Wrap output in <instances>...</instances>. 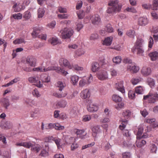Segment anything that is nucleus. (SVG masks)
Instances as JSON below:
<instances>
[{"instance_id": "obj_41", "label": "nucleus", "mask_w": 158, "mask_h": 158, "mask_svg": "<svg viewBox=\"0 0 158 158\" xmlns=\"http://www.w3.org/2000/svg\"><path fill=\"white\" fill-rule=\"evenodd\" d=\"M65 83L61 81H58L57 83V86L59 88V90L60 91H61L64 87L65 86Z\"/></svg>"}, {"instance_id": "obj_60", "label": "nucleus", "mask_w": 158, "mask_h": 158, "mask_svg": "<svg viewBox=\"0 0 158 158\" xmlns=\"http://www.w3.org/2000/svg\"><path fill=\"white\" fill-rule=\"evenodd\" d=\"M153 7L152 10H157L158 7V0H154L153 3Z\"/></svg>"}, {"instance_id": "obj_16", "label": "nucleus", "mask_w": 158, "mask_h": 158, "mask_svg": "<svg viewBox=\"0 0 158 158\" xmlns=\"http://www.w3.org/2000/svg\"><path fill=\"white\" fill-rule=\"evenodd\" d=\"M27 63L31 67L35 65L36 59L33 56H31L27 57L26 59Z\"/></svg>"}, {"instance_id": "obj_2", "label": "nucleus", "mask_w": 158, "mask_h": 158, "mask_svg": "<svg viewBox=\"0 0 158 158\" xmlns=\"http://www.w3.org/2000/svg\"><path fill=\"white\" fill-rule=\"evenodd\" d=\"M108 5L112 6L111 7H108L106 10L107 13L109 14L119 11L122 8V6L118 4V2L117 0L110 1Z\"/></svg>"}, {"instance_id": "obj_47", "label": "nucleus", "mask_w": 158, "mask_h": 158, "mask_svg": "<svg viewBox=\"0 0 158 158\" xmlns=\"http://www.w3.org/2000/svg\"><path fill=\"white\" fill-rule=\"evenodd\" d=\"M126 34L130 37L133 38L135 37V32L133 30H130L127 31Z\"/></svg>"}, {"instance_id": "obj_1", "label": "nucleus", "mask_w": 158, "mask_h": 158, "mask_svg": "<svg viewBox=\"0 0 158 158\" xmlns=\"http://www.w3.org/2000/svg\"><path fill=\"white\" fill-rule=\"evenodd\" d=\"M55 70L57 73L65 76L68 73L67 71L62 69L60 67L54 66H49L47 68L44 67H40L35 68L32 69V71L40 72H46L49 71Z\"/></svg>"}, {"instance_id": "obj_13", "label": "nucleus", "mask_w": 158, "mask_h": 158, "mask_svg": "<svg viewBox=\"0 0 158 158\" xmlns=\"http://www.w3.org/2000/svg\"><path fill=\"white\" fill-rule=\"evenodd\" d=\"M16 145L18 146H23L25 148H29L32 146V143L31 141L25 142L20 141L17 142Z\"/></svg>"}, {"instance_id": "obj_9", "label": "nucleus", "mask_w": 158, "mask_h": 158, "mask_svg": "<svg viewBox=\"0 0 158 158\" xmlns=\"http://www.w3.org/2000/svg\"><path fill=\"white\" fill-rule=\"evenodd\" d=\"M149 20L146 16L139 17L138 21V24L140 26H144L148 24Z\"/></svg>"}, {"instance_id": "obj_26", "label": "nucleus", "mask_w": 158, "mask_h": 158, "mask_svg": "<svg viewBox=\"0 0 158 158\" xmlns=\"http://www.w3.org/2000/svg\"><path fill=\"white\" fill-rule=\"evenodd\" d=\"M113 38L111 37H108L105 38L103 41L102 44L107 46L110 45L112 43Z\"/></svg>"}, {"instance_id": "obj_14", "label": "nucleus", "mask_w": 158, "mask_h": 158, "mask_svg": "<svg viewBox=\"0 0 158 158\" xmlns=\"http://www.w3.org/2000/svg\"><path fill=\"white\" fill-rule=\"evenodd\" d=\"M123 81H121L120 82L116 83L115 85V88L118 91L121 92L122 94L125 92V89L123 85Z\"/></svg>"}, {"instance_id": "obj_4", "label": "nucleus", "mask_w": 158, "mask_h": 158, "mask_svg": "<svg viewBox=\"0 0 158 158\" xmlns=\"http://www.w3.org/2000/svg\"><path fill=\"white\" fill-rule=\"evenodd\" d=\"M88 111L90 112H96L98 109V106L91 100H88L87 105Z\"/></svg>"}, {"instance_id": "obj_52", "label": "nucleus", "mask_w": 158, "mask_h": 158, "mask_svg": "<svg viewBox=\"0 0 158 158\" xmlns=\"http://www.w3.org/2000/svg\"><path fill=\"white\" fill-rule=\"evenodd\" d=\"M141 79L140 78H132L131 81L132 84L133 85L137 84L141 81Z\"/></svg>"}, {"instance_id": "obj_64", "label": "nucleus", "mask_w": 158, "mask_h": 158, "mask_svg": "<svg viewBox=\"0 0 158 158\" xmlns=\"http://www.w3.org/2000/svg\"><path fill=\"white\" fill-rule=\"evenodd\" d=\"M98 38V34L96 33H94L91 35L90 37V39L91 40H95L97 39Z\"/></svg>"}, {"instance_id": "obj_29", "label": "nucleus", "mask_w": 158, "mask_h": 158, "mask_svg": "<svg viewBox=\"0 0 158 158\" xmlns=\"http://www.w3.org/2000/svg\"><path fill=\"white\" fill-rule=\"evenodd\" d=\"M0 102L2 103L4 107L7 109V107L10 105L9 100L6 98H2L0 101Z\"/></svg>"}, {"instance_id": "obj_10", "label": "nucleus", "mask_w": 158, "mask_h": 158, "mask_svg": "<svg viewBox=\"0 0 158 158\" xmlns=\"http://www.w3.org/2000/svg\"><path fill=\"white\" fill-rule=\"evenodd\" d=\"M85 130L84 129H77L74 130V132L77 135V136L81 139L85 138V136L87 134L86 133H85Z\"/></svg>"}, {"instance_id": "obj_7", "label": "nucleus", "mask_w": 158, "mask_h": 158, "mask_svg": "<svg viewBox=\"0 0 158 158\" xmlns=\"http://www.w3.org/2000/svg\"><path fill=\"white\" fill-rule=\"evenodd\" d=\"M98 79L101 81L107 80L108 79V74L107 72L104 70L100 71L97 73Z\"/></svg>"}, {"instance_id": "obj_62", "label": "nucleus", "mask_w": 158, "mask_h": 158, "mask_svg": "<svg viewBox=\"0 0 158 158\" xmlns=\"http://www.w3.org/2000/svg\"><path fill=\"white\" fill-rule=\"evenodd\" d=\"M57 16L58 18L61 19H67L69 16L67 14H58Z\"/></svg>"}, {"instance_id": "obj_55", "label": "nucleus", "mask_w": 158, "mask_h": 158, "mask_svg": "<svg viewBox=\"0 0 158 158\" xmlns=\"http://www.w3.org/2000/svg\"><path fill=\"white\" fill-rule=\"evenodd\" d=\"M103 118H102L100 120V123H108L110 122V118L107 117H104Z\"/></svg>"}, {"instance_id": "obj_58", "label": "nucleus", "mask_w": 158, "mask_h": 158, "mask_svg": "<svg viewBox=\"0 0 158 158\" xmlns=\"http://www.w3.org/2000/svg\"><path fill=\"white\" fill-rule=\"evenodd\" d=\"M73 70H75L77 71H82L83 69V67L78 66L77 64H75L73 66Z\"/></svg>"}, {"instance_id": "obj_18", "label": "nucleus", "mask_w": 158, "mask_h": 158, "mask_svg": "<svg viewBox=\"0 0 158 158\" xmlns=\"http://www.w3.org/2000/svg\"><path fill=\"white\" fill-rule=\"evenodd\" d=\"M0 126L2 129H9L11 128L12 124L9 121L6 122L2 121L0 123Z\"/></svg>"}, {"instance_id": "obj_51", "label": "nucleus", "mask_w": 158, "mask_h": 158, "mask_svg": "<svg viewBox=\"0 0 158 158\" xmlns=\"http://www.w3.org/2000/svg\"><path fill=\"white\" fill-rule=\"evenodd\" d=\"M23 43H25L24 39L23 38L16 39L13 42L15 44H19Z\"/></svg>"}, {"instance_id": "obj_44", "label": "nucleus", "mask_w": 158, "mask_h": 158, "mask_svg": "<svg viewBox=\"0 0 158 158\" xmlns=\"http://www.w3.org/2000/svg\"><path fill=\"white\" fill-rule=\"evenodd\" d=\"M127 119L122 120V124L119 126V128L120 130H123L125 127L128 121Z\"/></svg>"}, {"instance_id": "obj_17", "label": "nucleus", "mask_w": 158, "mask_h": 158, "mask_svg": "<svg viewBox=\"0 0 158 158\" xmlns=\"http://www.w3.org/2000/svg\"><path fill=\"white\" fill-rule=\"evenodd\" d=\"M93 132L92 135L94 137H96L98 134L101 132L100 126L98 125L94 127L92 129Z\"/></svg>"}, {"instance_id": "obj_59", "label": "nucleus", "mask_w": 158, "mask_h": 158, "mask_svg": "<svg viewBox=\"0 0 158 158\" xmlns=\"http://www.w3.org/2000/svg\"><path fill=\"white\" fill-rule=\"evenodd\" d=\"M79 145L78 143L75 142L73 143L71 147V150L74 151L78 148Z\"/></svg>"}, {"instance_id": "obj_12", "label": "nucleus", "mask_w": 158, "mask_h": 158, "mask_svg": "<svg viewBox=\"0 0 158 158\" xmlns=\"http://www.w3.org/2000/svg\"><path fill=\"white\" fill-rule=\"evenodd\" d=\"M92 23L94 25H98L101 23V19L100 16L97 15H94L91 17Z\"/></svg>"}, {"instance_id": "obj_48", "label": "nucleus", "mask_w": 158, "mask_h": 158, "mask_svg": "<svg viewBox=\"0 0 158 158\" xmlns=\"http://www.w3.org/2000/svg\"><path fill=\"white\" fill-rule=\"evenodd\" d=\"M87 84H88L86 80L84 78H82L79 81V85L80 87H83Z\"/></svg>"}, {"instance_id": "obj_25", "label": "nucleus", "mask_w": 158, "mask_h": 158, "mask_svg": "<svg viewBox=\"0 0 158 158\" xmlns=\"http://www.w3.org/2000/svg\"><path fill=\"white\" fill-rule=\"evenodd\" d=\"M23 6L19 3H15L13 6L12 8L15 12H17L23 10Z\"/></svg>"}, {"instance_id": "obj_31", "label": "nucleus", "mask_w": 158, "mask_h": 158, "mask_svg": "<svg viewBox=\"0 0 158 158\" xmlns=\"http://www.w3.org/2000/svg\"><path fill=\"white\" fill-rule=\"evenodd\" d=\"M67 105V102L64 100H62L59 101L56 104V106L57 108H64Z\"/></svg>"}, {"instance_id": "obj_34", "label": "nucleus", "mask_w": 158, "mask_h": 158, "mask_svg": "<svg viewBox=\"0 0 158 158\" xmlns=\"http://www.w3.org/2000/svg\"><path fill=\"white\" fill-rule=\"evenodd\" d=\"M131 111L129 110H124L122 113L123 116L125 119L128 118L131 115Z\"/></svg>"}, {"instance_id": "obj_56", "label": "nucleus", "mask_w": 158, "mask_h": 158, "mask_svg": "<svg viewBox=\"0 0 158 158\" xmlns=\"http://www.w3.org/2000/svg\"><path fill=\"white\" fill-rule=\"evenodd\" d=\"M143 130L141 128H139L138 129V131L136 134V138L137 139H140Z\"/></svg>"}, {"instance_id": "obj_22", "label": "nucleus", "mask_w": 158, "mask_h": 158, "mask_svg": "<svg viewBox=\"0 0 158 158\" xmlns=\"http://www.w3.org/2000/svg\"><path fill=\"white\" fill-rule=\"evenodd\" d=\"M91 69L92 71L94 72H95L98 71L100 69L99 64L95 62H93L91 65Z\"/></svg>"}, {"instance_id": "obj_5", "label": "nucleus", "mask_w": 158, "mask_h": 158, "mask_svg": "<svg viewBox=\"0 0 158 158\" xmlns=\"http://www.w3.org/2000/svg\"><path fill=\"white\" fill-rule=\"evenodd\" d=\"M28 81L30 83H35V85L39 88H41L43 87L42 83H41L39 77L37 76L29 77Z\"/></svg>"}, {"instance_id": "obj_8", "label": "nucleus", "mask_w": 158, "mask_h": 158, "mask_svg": "<svg viewBox=\"0 0 158 158\" xmlns=\"http://www.w3.org/2000/svg\"><path fill=\"white\" fill-rule=\"evenodd\" d=\"M60 65L61 66H64L68 69H73V65H71L68 60L64 58H61L59 60Z\"/></svg>"}, {"instance_id": "obj_35", "label": "nucleus", "mask_w": 158, "mask_h": 158, "mask_svg": "<svg viewBox=\"0 0 158 158\" xmlns=\"http://www.w3.org/2000/svg\"><path fill=\"white\" fill-rule=\"evenodd\" d=\"M45 11L44 8H40L37 10L38 17V18H42L44 15Z\"/></svg>"}, {"instance_id": "obj_15", "label": "nucleus", "mask_w": 158, "mask_h": 158, "mask_svg": "<svg viewBox=\"0 0 158 158\" xmlns=\"http://www.w3.org/2000/svg\"><path fill=\"white\" fill-rule=\"evenodd\" d=\"M90 93L88 89H85L82 91L80 94L81 97L83 99L89 98L90 97Z\"/></svg>"}, {"instance_id": "obj_40", "label": "nucleus", "mask_w": 158, "mask_h": 158, "mask_svg": "<svg viewBox=\"0 0 158 158\" xmlns=\"http://www.w3.org/2000/svg\"><path fill=\"white\" fill-rule=\"evenodd\" d=\"M31 150L32 151L36 152H38L40 150L41 147L40 146L37 145L36 146H33V145L32 144V146L31 147Z\"/></svg>"}, {"instance_id": "obj_39", "label": "nucleus", "mask_w": 158, "mask_h": 158, "mask_svg": "<svg viewBox=\"0 0 158 158\" xmlns=\"http://www.w3.org/2000/svg\"><path fill=\"white\" fill-rule=\"evenodd\" d=\"M48 138V140L49 139H52V140H54L55 143L57 145L58 148H59V147L61 145V143L60 142L61 140L59 138H53V137H49Z\"/></svg>"}, {"instance_id": "obj_27", "label": "nucleus", "mask_w": 158, "mask_h": 158, "mask_svg": "<svg viewBox=\"0 0 158 158\" xmlns=\"http://www.w3.org/2000/svg\"><path fill=\"white\" fill-rule=\"evenodd\" d=\"M148 55L152 61H155L158 59V52L156 51L151 52Z\"/></svg>"}, {"instance_id": "obj_38", "label": "nucleus", "mask_w": 158, "mask_h": 158, "mask_svg": "<svg viewBox=\"0 0 158 158\" xmlns=\"http://www.w3.org/2000/svg\"><path fill=\"white\" fill-rule=\"evenodd\" d=\"M20 80V78L19 77H18L15 78L11 81L7 83L6 84L3 85L5 87H8L10 85H13L14 83L17 82L18 81Z\"/></svg>"}, {"instance_id": "obj_24", "label": "nucleus", "mask_w": 158, "mask_h": 158, "mask_svg": "<svg viewBox=\"0 0 158 158\" xmlns=\"http://www.w3.org/2000/svg\"><path fill=\"white\" fill-rule=\"evenodd\" d=\"M141 73L144 76H148L151 74V70L150 68L143 67L142 69Z\"/></svg>"}, {"instance_id": "obj_49", "label": "nucleus", "mask_w": 158, "mask_h": 158, "mask_svg": "<svg viewBox=\"0 0 158 158\" xmlns=\"http://www.w3.org/2000/svg\"><path fill=\"white\" fill-rule=\"evenodd\" d=\"M85 53V51L82 49L77 50L76 52V56H80L83 55Z\"/></svg>"}, {"instance_id": "obj_63", "label": "nucleus", "mask_w": 158, "mask_h": 158, "mask_svg": "<svg viewBox=\"0 0 158 158\" xmlns=\"http://www.w3.org/2000/svg\"><path fill=\"white\" fill-rule=\"evenodd\" d=\"M32 94L34 96L36 97H39L40 96L39 91L36 89L33 90L32 91Z\"/></svg>"}, {"instance_id": "obj_36", "label": "nucleus", "mask_w": 158, "mask_h": 158, "mask_svg": "<svg viewBox=\"0 0 158 158\" xmlns=\"http://www.w3.org/2000/svg\"><path fill=\"white\" fill-rule=\"evenodd\" d=\"M112 98L113 101L116 102H120L122 101V98L116 94L113 95Z\"/></svg>"}, {"instance_id": "obj_30", "label": "nucleus", "mask_w": 158, "mask_h": 158, "mask_svg": "<svg viewBox=\"0 0 158 158\" xmlns=\"http://www.w3.org/2000/svg\"><path fill=\"white\" fill-rule=\"evenodd\" d=\"M49 42L53 45H56L60 43L58 38L56 37H53L48 40Z\"/></svg>"}, {"instance_id": "obj_33", "label": "nucleus", "mask_w": 158, "mask_h": 158, "mask_svg": "<svg viewBox=\"0 0 158 158\" xmlns=\"http://www.w3.org/2000/svg\"><path fill=\"white\" fill-rule=\"evenodd\" d=\"M71 82L73 85L77 84L79 80V77L76 75L71 76L70 77Z\"/></svg>"}, {"instance_id": "obj_23", "label": "nucleus", "mask_w": 158, "mask_h": 158, "mask_svg": "<svg viewBox=\"0 0 158 158\" xmlns=\"http://www.w3.org/2000/svg\"><path fill=\"white\" fill-rule=\"evenodd\" d=\"M45 148H43L41 151L40 155V156L43 157H46L49 155L48 149L49 148L48 145H46Z\"/></svg>"}, {"instance_id": "obj_53", "label": "nucleus", "mask_w": 158, "mask_h": 158, "mask_svg": "<svg viewBox=\"0 0 158 158\" xmlns=\"http://www.w3.org/2000/svg\"><path fill=\"white\" fill-rule=\"evenodd\" d=\"M91 118L90 115L87 114L84 115L82 117V121L84 122H87L90 121Z\"/></svg>"}, {"instance_id": "obj_11", "label": "nucleus", "mask_w": 158, "mask_h": 158, "mask_svg": "<svg viewBox=\"0 0 158 158\" xmlns=\"http://www.w3.org/2000/svg\"><path fill=\"white\" fill-rule=\"evenodd\" d=\"M127 69L131 72L136 73L139 70V68L135 65L134 63L128 64Z\"/></svg>"}, {"instance_id": "obj_28", "label": "nucleus", "mask_w": 158, "mask_h": 158, "mask_svg": "<svg viewBox=\"0 0 158 158\" xmlns=\"http://www.w3.org/2000/svg\"><path fill=\"white\" fill-rule=\"evenodd\" d=\"M40 34V29L38 27H35L34 28L33 32L31 33L32 37L34 38L38 37Z\"/></svg>"}, {"instance_id": "obj_21", "label": "nucleus", "mask_w": 158, "mask_h": 158, "mask_svg": "<svg viewBox=\"0 0 158 158\" xmlns=\"http://www.w3.org/2000/svg\"><path fill=\"white\" fill-rule=\"evenodd\" d=\"M143 43L144 40L143 39L141 38L137 39L134 46L135 48H142Z\"/></svg>"}, {"instance_id": "obj_42", "label": "nucleus", "mask_w": 158, "mask_h": 158, "mask_svg": "<svg viewBox=\"0 0 158 158\" xmlns=\"http://www.w3.org/2000/svg\"><path fill=\"white\" fill-rule=\"evenodd\" d=\"M106 32L108 33H111L114 32V29L110 24H108L105 28Z\"/></svg>"}, {"instance_id": "obj_46", "label": "nucleus", "mask_w": 158, "mask_h": 158, "mask_svg": "<svg viewBox=\"0 0 158 158\" xmlns=\"http://www.w3.org/2000/svg\"><path fill=\"white\" fill-rule=\"evenodd\" d=\"M121 61V57L120 56H118L114 57L113 59V62L116 64L120 63Z\"/></svg>"}, {"instance_id": "obj_20", "label": "nucleus", "mask_w": 158, "mask_h": 158, "mask_svg": "<svg viewBox=\"0 0 158 158\" xmlns=\"http://www.w3.org/2000/svg\"><path fill=\"white\" fill-rule=\"evenodd\" d=\"M40 79L42 83H48L50 81V76L44 74H42L41 76Z\"/></svg>"}, {"instance_id": "obj_32", "label": "nucleus", "mask_w": 158, "mask_h": 158, "mask_svg": "<svg viewBox=\"0 0 158 158\" xmlns=\"http://www.w3.org/2000/svg\"><path fill=\"white\" fill-rule=\"evenodd\" d=\"M147 82L148 84L151 88L154 87L155 86V80L150 77L147 78Z\"/></svg>"}, {"instance_id": "obj_61", "label": "nucleus", "mask_w": 158, "mask_h": 158, "mask_svg": "<svg viewBox=\"0 0 158 158\" xmlns=\"http://www.w3.org/2000/svg\"><path fill=\"white\" fill-rule=\"evenodd\" d=\"M12 16L13 18L15 19H21L22 17V14L20 13L17 14H14Z\"/></svg>"}, {"instance_id": "obj_45", "label": "nucleus", "mask_w": 158, "mask_h": 158, "mask_svg": "<svg viewBox=\"0 0 158 158\" xmlns=\"http://www.w3.org/2000/svg\"><path fill=\"white\" fill-rule=\"evenodd\" d=\"M31 17V14L29 10H27L24 12L23 18L26 20L29 19Z\"/></svg>"}, {"instance_id": "obj_37", "label": "nucleus", "mask_w": 158, "mask_h": 158, "mask_svg": "<svg viewBox=\"0 0 158 158\" xmlns=\"http://www.w3.org/2000/svg\"><path fill=\"white\" fill-rule=\"evenodd\" d=\"M144 88L141 86H139L135 88V92L139 94H142L143 93Z\"/></svg>"}, {"instance_id": "obj_19", "label": "nucleus", "mask_w": 158, "mask_h": 158, "mask_svg": "<svg viewBox=\"0 0 158 158\" xmlns=\"http://www.w3.org/2000/svg\"><path fill=\"white\" fill-rule=\"evenodd\" d=\"M67 95V92L64 91V92H60V93L54 92L53 93L52 95L55 97L58 98H63L66 97Z\"/></svg>"}, {"instance_id": "obj_43", "label": "nucleus", "mask_w": 158, "mask_h": 158, "mask_svg": "<svg viewBox=\"0 0 158 158\" xmlns=\"http://www.w3.org/2000/svg\"><path fill=\"white\" fill-rule=\"evenodd\" d=\"M135 91L130 90L128 93V97L129 98L131 99H134L135 97Z\"/></svg>"}, {"instance_id": "obj_57", "label": "nucleus", "mask_w": 158, "mask_h": 158, "mask_svg": "<svg viewBox=\"0 0 158 158\" xmlns=\"http://www.w3.org/2000/svg\"><path fill=\"white\" fill-rule=\"evenodd\" d=\"M143 9L146 10H149L152 7L151 5L150 4H143L142 5Z\"/></svg>"}, {"instance_id": "obj_54", "label": "nucleus", "mask_w": 158, "mask_h": 158, "mask_svg": "<svg viewBox=\"0 0 158 158\" xmlns=\"http://www.w3.org/2000/svg\"><path fill=\"white\" fill-rule=\"evenodd\" d=\"M154 44V40L152 37H150L148 43V50L152 48Z\"/></svg>"}, {"instance_id": "obj_50", "label": "nucleus", "mask_w": 158, "mask_h": 158, "mask_svg": "<svg viewBox=\"0 0 158 158\" xmlns=\"http://www.w3.org/2000/svg\"><path fill=\"white\" fill-rule=\"evenodd\" d=\"M56 130H61L64 129V126H61L59 123H55L54 124V127Z\"/></svg>"}, {"instance_id": "obj_6", "label": "nucleus", "mask_w": 158, "mask_h": 158, "mask_svg": "<svg viewBox=\"0 0 158 158\" xmlns=\"http://www.w3.org/2000/svg\"><path fill=\"white\" fill-rule=\"evenodd\" d=\"M73 33V31L71 29L65 28L61 32L62 37L64 39L70 38Z\"/></svg>"}, {"instance_id": "obj_3", "label": "nucleus", "mask_w": 158, "mask_h": 158, "mask_svg": "<svg viewBox=\"0 0 158 158\" xmlns=\"http://www.w3.org/2000/svg\"><path fill=\"white\" fill-rule=\"evenodd\" d=\"M143 99H148L149 103H154L158 101V94L156 92L150 91L148 95L143 96Z\"/></svg>"}]
</instances>
